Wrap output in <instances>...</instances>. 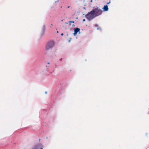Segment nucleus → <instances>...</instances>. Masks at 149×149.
Returning <instances> with one entry per match:
<instances>
[{
	"mask_svg": "<svg viewBox=\"0 0 149 149\" xmlns=\"http://www.w3.org/2000/svg\"><path fill=\"white\" fill-rule=\"evenodd\" d=\"M85 17L89 21L96 17L94 14V12L93 10L86 15Z\"/></svg>",
	"mask_w": 149,
	"mask_h": 149,
	"instance_id": "nucleus-1",
	"label": "nucleus"
},
{
	"mask_svg": "<svg viewBox=\"0 0 149 149\" xmlns=\"http://www.w3.org/2000/svg\"><path fill=\"white\" fill-rule=\"evenodd\" d=\"M93 11H94V14L96 17L101 15L102 13V10L99 7L94 9Z\"/></svg>",
	"mask_w": 149,
	"mask_h": 149,
	"instance_id": "nucleus-2",
	"label": "nucleus"
},
{
	"mask_svg": "<svg viewBox=\"0 0 149 149\" xmlns=\"http://www.w3.org/2000/svg\"><path fill=\"white\" fill-rule=\"evenodd\" d=\"M54 45V41H51L49 42L47 44L45 47V49L46 50H49L53 47Z\"/></svg>",
	"mask_w": 149,
	"mask_h": 149,
	"instance_id": "nucleus-3",
	"label": "nucleus"
},
{
	"mask_svg": "<svg viewBox=\"0 0 149 149\" xmlns=\"http://www.w3.org/2000/svg\"><path fill=\"white\" fill-rule=\"evenodd\" d=\"M80 29L78 28H77L74 29V32L73 33L74 35V36H75L77 35V33L78 32H80Z\"/></svg>",
	"mask_w": 149,
	"mask_h": 149,
	"instance_id": "nucleus-4",
	"label": "nucleus"
},
{
	"mask_svg": "<svg viewBox=\"0 0 149 149\" xmlns=\"http://www.w3.org/2000/svg\"><path fill=\"white\" fill-rule=\"evenodd\" d=\"M40 145L41 146V143L38 144L34 146L32 149H39Z\"/></svg>",
	"mask_w": 149,
	"mask_h": 149,
	"instance_id": "nucleus-5",
	"label": "nucleus"
},
{
	"mask_svg": "<svg viewBox=\"0 0 149 149\" xmlns=\"http://www.w3.org/2000/svg\"><path fill=\"white\" fill-rule=\"evenodd\" d=\"M104 11H107L108 10L109 8L107 5L104 6L103 8Z\"/></svg>",
	"mask_w": 149,
	"mask_h": 149,
	"instance_id": "nucleus-6",
	"label": "nucleus"
},
{
	"mask_svg": "<svg viewBox=\"0 0 149 149\" xmlns=\"http://www.w3.org/2000/svg\"><path fill=\"white\" fill-rule=\"evenodd\" d=\"M43 146L42 144L41 143V146L40 145V148L39 149H43Z\"/></svg>",
	"mask_w": 149,
	"mask_h": 149,
	"instance_id": "nucleus-7",
	"label": "nucleus"
},
{
	"mask_svg": "<svg viewBox=\"0 0 149 149\" xmlns=\"http://www.w3.org/2000/svg\"><path fill=\"white\" fill-rule=\"evenodd\" d=\"M74 21H70V23H74Z\"/></svg>",
	"mask_w": 149,
	"mask_h": 149,
	"instance_id": "nucleus-8",
	"label": "nucleus"
},
{
	"mask_svg": "<svg viewBox=\"0 0 149 149\" xmlns=\"http://www.w3.org/2000/svg\"><path fill=\"white\" fill-rule=\"evenodd\" d=\"M68 23H69V25H71V23L70 22V21L68 22Z\"/></svg>",
	"mask_w": 149,
	"mask_h": 149,
	"instance_id": "nucleus-9",
	"label": "nucleus"
},
{
	"mask_svg": "<svg viewBox=\"0 0 149 149\" xmlns=\"http://www.w3.org/2000/svg\"><path fill=\"white\" fill-rule=\"evenodd\" d=\"M85 20H85V19H83V22H84V21H85Z\"/></svg>",
	"mask_w": 149,
	"mask_h": 149,
	"instance_id": "nucleus-10",
	"label": "nucleus"
},
{
	"mask_svg": "<svg viewBox=\"0 0 149 149\" xmlns=\"http://www.w3.org/2000/svg\"><path fill=\"white\" fill-rule=\"evenodd\" d=\"M110 3V1H109V2H108V3H107V4H109Z\"/></svg>",
	"mask_w": 149,
	"mask_h": 149,
	"instance_id": "nucleus-11",
	"label": "nucleus"
},
{
	"mask_svg": "<svg viewBox=\"0 0 149 149\" xmlns=\"http://www.w3.org/2000/svg\"><path fill=\"white\" fill-rule=\"evenodd\" d=\"M63 33H62L61 34V35L62 36H63Z\"/></svg>",
	"mask_w": 149,
	"mask_h": 149,
	"instance_id": "nucleus-12",
	"label": "nucleus"
},
{
	"mask_svg": "<svg viewBox=\"0 0 149 149\" xmlns=\"http://www.w3.org/2000/svg\"><path fill=\"white\" fill-rule=\"evenodd\" d=\"M72 26H74V24H73V25H72Z\"/></svg>",
	"mask_w": 149,
	"mask_h": 149,
	"instance_id": "nucleus-13",
	"label": "nucleus"
},
{
	"mask_svg": "<svg viewBox=\"0 0 149 149\" xmlns=\"http://www.w3.org/2000/svg\"><path fill=\"white\" fill-rule=\"evenodd\" d=\"M95 26H97V24H95Z\"/></svg>",
	"mask_w": 149,
	"mask_h": 149,
	"instance_id": "nucleus-14",
	"label": "nucleus"
},
{
	"mask_svg": "<svg viewBox=\"0 0 149 149\" xmlns=\"http://www.w3.org/2000/svg\"><path fill=\"white\" fill-rule=\"evenodd\" d=\"M93 1L92 0H91V2H92Z\"/></svg>",
	"mask_w": 149,
	"mask_h": 149,
	"instance_id": "nucleus-15",
	"label": "nucleus"
},
{
	"mask_svg": "<svg viewBox=\"0 0 149 149\" xmlns=\"http://www.w3.org/2000/svg\"><path fill=\"white\" fill-rule=\"evenodd\" d=\"M52 25H53L52 24H51V26H52ZM51 27V26H50V27Z\"/></svg>",
	"mask_w": 149,
	"mask_h": 149,
	"instance_id": "nucleus-16",
	"label": "nucleus"
},
{
	"mask_svg": "<svg viewBox=\"0 0 149 149\" xmlns=\"http://www.w3.org/2000/svg\"><path fill=\"white\" fill-rule=\"evenodd\" d=\"M40 139H39V141H40Z\"/></svg>",
	"mask_w": 149,
	"mask_h": 149,
	"instance_id": "nucleus-17",
	"label": "nucleus"
},
{
	"mask_svg": "<svg viewBox=\"0 0 149 149\" xmlns=\"http://www.w3.org/2000/svg\"><path fill=\"white\" fill-rule=\"evenodd\" d=\"M69 7H70V6H68V8H69Z\"/></svg>",
	"mask_w": 149,
	"mask_h": 149,
	"instance_id": "nucleus-18",
	"label": "nucleus"
}]
</instances>
